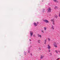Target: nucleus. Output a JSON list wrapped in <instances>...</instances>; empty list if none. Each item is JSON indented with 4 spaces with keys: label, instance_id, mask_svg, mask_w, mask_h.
<instances>
[{
    "label": "nucleus",
    "instance_id": "nucleus-1",
    "mask_svg": "<svg viewBox=\"0 0 60 60\" xmlns=\"http://www.w3.org/2000/svg\"><path fill=\"white\" fill-rule=\"evenodd\" d=\"M53 45L55 48H57V44L56 43V42H54Z\"/></svg>",
    "mask_w": 60,
    "mask_h": 60
},
{
    "label": "nucleus",
    "instance_id": "nucleus-2",
    "mask_svg": "<svg viewBox=\"0 0 60 60\" xmlns=\"http://www.w3.org/2000/svg\"><path fill=\"white\" fill-rule=\"evenodd\" d=\"M30 37H32V36H33V34H34V32H33V31H30Z\"/></svg>",
    "mask_w": 60,
    "mask_h": 60
},
{
    "label": "nucleus",
    "instance_id": "nucleus-3",
    "mask_svg": "<svg viewBox=\"0 0 60 60\" xmlns=\"http://www.w3.org/2000/svg\"><path fill=\"white\" fill-rule=\"evenodd\" d=\"M44 22H45V23H49V21L47 20H44Z\"/></svg>",
    "mask_w": 60,
    "mask_h": 60
},
{
    "label": "nucleus",
    "instance_id": "nucleus-4",
    "mask_svg": "<svg viewBox=\"0 0 60 60\" xmlns=\"http://www.w3.org/2000/svg\"><path fill=\"white\" fill-rule=\"evenodd\" d=\"M48 12H51V8H49L48 9Z\"/></svg>",
    "mask_w": 60,
    "mask_h": 60
},
{
    "label": "nucleus",
    "instance_id": "nucleus-5",
    "mask_svg": "<svg viewBox=\"0 0 60 60\" xmlns=\"http://www.w3.org/2000/svg\"><path fill=\"white\" fill-rule=\"evenodd\" d=\"M38 37H39L40 38H41V35H40L39 34H38Z\"/></svg>",
    "mask_w": 60,
    "mask_h": 60
},
{
    "label": "nucleus",
    "instance_id": "nucleus-6",
    "mask_svg": "<svg viewBox=\"0 0 60 60\" xmlns=\"http://www.w3.org/2000/svg\"><path fill=\"white\" fill-rule=\"evenodd\" d=\"M47 48L48 49H50L51 47L49 46V45H48L47 46Z\"/></svg>",
    "mask_w": 60,
    "mask_h": 60
},
{
    "label": "nucleus",
    "instance_id": "nucleus-7",
    "mask_svg": "<svg viewBox=\"0 0 60 60\" xmlns=\"http://www.w3.org/2000/svg\"><path fill=\"white\" fill-rule=\"evenodd\" d=\"M51 29H52V30H54V26L52 25V26L51 28Z\"/></svg>",
    "mask_w": 60,
    "mask_h": 60
},
{
    "label": "nucleus",
    "instance_id": "nucleus-8",
    "mask_svg": "<svg viewBox=\"0 0 60 60\" xmlns=\"http://www.w3.org/2000/svg\"><path fill=\"white\" fill-rule=\"evenodd\" d=\"M43 57H44V56H43H43L41 55V57H40V58L41 59H42V58H43Z\"/></svg>",
    "mask_w": 60,
    "mask_h": 60
},
{
    "label": "nucleus",
    "instance_id": "nucleus-9",
    "mask_svg": "<svg viewBox=\"0 0 60 60\" xmlns=\"http://www.w3.org/2000/svg\"><path fill=\"white\" fill-rule=\"evenodd\" d=\"M51 21L52 22H55V20H54V19H51Z\"/></svg>",
    "mask_w": 60,
    "mask_h": 60
},
{
    "label": "nucleus",
    "instance_id": "nucleus-10",
    "mask_svg": "<svg viewBox=\"0 0 60 60\" xmlns=\"http://www.w3.org/2000/svg\"><path fill=\"white\" fill-rule=\"evenodd\" d=\"M34 26H37V24H36V23L35 22L34 23Z\"/></svg>",
    "mask_w": 60,
    "mask_h": 60
},
{
    "label": "nucleus",
    "instance_id": "nucleus-11",
    "mask_svg": "<svg viewBox=\"0 0 60 60\" xmlns=\"http://www.w3.org/2000/svg\"><path fill=\"white\" fill-rule=\"evenodd\" d=\"M44 30H45V31H46V29H47V28L46 27H45L44 28Z\"/></svg>",
    "mask_w": 60,
    "mask_h": 60
},
{
    "label": "nucleus",
    "instance_id": "nucleus-12",
    "mask_svg": "<svg viewBox=\"0 0 60 60\" xmlns=\"http://www.w3.org/2000/svg\"><path fill=\"white\" fill-rule=\"evenodd\" d=\"M54 17L56 19L57 18V15H55L54 16Z\"/></svg>",
    "mask_w": 60,
    "mask_h": 60
},
{
    "label": "nucleus",
    "instance_id": "nucleus-13",
    "mask_svg": "<svg viewBox=\"0 0 60 60\" xmlns=\"http://www.w3.org/2000/svg\"><path fill=\"white\" fill-rule=\"evenodd\" d=\"M40 41H41L40 40H38V43H40Z\"/></svg>",
    "mask_w": 60,
    "mask_h": 60
},
{
    "label": "nucleus",
    "instance_id": "nucleus-14",
    "mask_svg": "<svg viewBox=\"0 0 60 60\" xmlns=\"http://www.w3.org/2000/svg\"><path fill=\"white\" fill-rule=\"evenodd\" d=\"M54 8L55 10H56V9H57L58 8H57V7L56 6Z\"/></svg>",
    "mask_w": 60,
    "mask_h": 60
},
{
    "label": "nucleus",
    "instance_id": "nucleus-15",
    "mask_svg": "<svg viewBox=\"0 0 60 60\" xmlns=\"http://www.w3.org/2000/svg\"><path fill=\"white\" fill-rule=\"evenodd\" d=\"M46 41H47V40H45V44H46Z\"/></svg>",
    "mask_w": 60,
    "mask_h": 60
},
{
    "label": "nucleus",
    "instance_id": "nucleus-16",
    "mask_svg": "<svg viewBox=\"0 0 60 60\" xmlns=\"http://www.w3.org/2000/svg\"><path fill=\"white\" fill-rule=\"evenodd\" d=\"M30 51V49H29L28 50V53H29Z\"/></svg>",
    "mask_w": 60,
    "mask_h": 60
},
{
    "label": "nucleus",
    "instance_id": "nucleus-17",
    "mask_svg": "<svg viewBox=\"0 0 60 60\" xmlns=\"http://www.w3.org/2000/svg\"><path fill=\"white\" fill-rule=\"evenodd\" d=\"M52 23L53 25H55V22H52Z\"/></svg>",
    "mask_w": 60,
    "mask_h": 60
},
{
    "label": "nucleus",
    "instance_id": "nucleus-18",
    "mask_svg": "<svg viewBox=\"0 0 60 60\" xmlns=\"http://www.w3.org/2000/svg\"><path fill=\"white\" fill-rule=\"evenodd\" d=\"M53 1L55 2H57L56 0H53Z\"/></svg>",
    "mask_w": 60,
    "mask_h": 60
},
{
    "label": "nucleus",
    "instance_id": "nucleus-19",
    "mask_svg": "<svg viewBox=\"0 0 60 60\" xmlns=\"http://www.w3.org/2000/svg\"><path fill=\"white\" fill-rule=\"evenodd\" d=\"M44 12V9H43V10H42V12L43 13Z\"/></svg>",
    "mask_w": 60,
    "mask_h": 60
},
{
    "label": "nucleus",
    "instance_id": "nucleus-20",
    "mask_svg": "<svg viewBox=\"0 0 60 60\" xmlns=\"http://www.w3.org/2000/svg\"><path fill=\"white\" fill-rule=\"evenodd\" d=\"M48 41H50V39L49 38H48Z\"/></svg>",
    "mask_w": 60,
    "mask_h": 60
},
{
    "label": "nucleus",
    "instance_id": "nucleus-21",
    "mask_svg": "<svg viewBox=\"0 0 60 60\" xmlns=\"http://www.w3.org/2000/svg\"><path fill=\"white\" fill-rule=\"evenodd\" d=\"M55 52H56V53H58V52H57V51L56 50Z\"/></svg>",
    "mask_w": 60,
    "mask_h": 60
},
{
    "label": "nucleus",
    "instance_id": "nucleus-22",
    "mask_svg": "<svg viewBox=\"0 0 60 60\" xmlns=\"http://www.w3.org/2000/svg\"><path fill=\"white\" fill-rule=\"evenodd\" d=\"M24 54L25 55H26V52H24Z\"/></svg>",
    "mask_w": 60,
    "mask_h": 60
},
{
    "label": "nucleus",
    "instance_id": "nucleus-23",
    "mask_svg": "<svg viewBox=\"0 0 60 60\" xmlns=\"http://www.w3.org/2000/svg\"><path fill=\"white\" fill-rule=\"evenodd\" d=\"M41 31L42 32V33H43V30H42Z\"/></svg>",
    "mask_w": 60,
    "mask_h": 60
},
{
    "label": "nucleus",
    "instance_id": "nucleus-24",
    "mask_svg": "<svg viewBox=\"0 0 60 60\" xmlns=\"http://www.w3.org/2000/svg\"><path fill=\"white\" fill-rule=\"evenodd\" d=\"M48 51H49V52H50V50H48Z\"/></svg>",
    "mask_w": 60,
    "mask_h": 60
},
{
    "label": "nucleus",
    "instance_id": "nucleus-25",
    "mask_svg": "<svg viewBox=\"0 0 60 60\" xmlns=\"http://www.w3.org/2000/svg\"><path fill=\"white\" fill-rule=\"evenodd\" d=\"M35 35H34V37H36Z\"/></svg>",
    "mask_w": 60,
    "mask_h": 60
},
{
    "label": "nucleus",
    "instance_id": "nucleus-26",
    "mask_svg": "<svg viewBox=\"0 0 60 60\" xmlns=\"http://www.w3.org/2000/svg\"><path fill=\"white\" fill-rule=\"evenodd\" d=\"M60 59V58H58V59H57V60H58V59Z\"/></svg>",
    "mask_w": 60,
    "mask_h": 60
},
{
    "label": "nucleus",
    "instance_id": "nucleus-27",
    "mask_svg": "<svg viewBox=\"0 0 60 60\" xmlns=\"http://www.w3.org/2000/svg\"><path fill=\"white\" fill-rule=\"evenodd\" d=\"M31 56H32V53H31Z\"/></svg>",
    "mask_w": 60,
    "mask_h": 60
},
{
    "label": "nucleus",
    "instance_id": "nucleus-28",
    "mask_svg": "<svg viewBox=\"0 0 60 60\" xmlns=\"http://www.w3.org/2000/svg\"><path fill=\"white\" fill-rule=\"evenodd\" d=\"M30 41H31V40H30Z\"/></svg>",
    "mask_w": 60,
    "mask_h": 60
},
{
    "label": "nucleus",
    "instance_id": "nucleus-29",
    "mask_svg": "<svg viewBox=\"0 0 60 60\" xmlns=\"http://www.w3.org/2000/svg\"><path fill=\"white\" fill-rule=\"evenodd\" d=\"M39 49H40V48H39Z\"/></svg>",
    "mask_w": 60,
    "mask_h": 60
},
{
    "label": "nucleus",
    "instance_id": "nucleus-30",
    "mask_svg": "<svg viewBox=\"0 0 60 60\" xmlns=\"http://www.w3.org/2000/svg\"><path fill=\"white\" fill-rule=\"evenodd\" d=\"M59 52H60V51H59Z\"/></svg>",
    "mask_w": 60,
    "mask_h": 60
},
{
    "label": "nucleus",
    "instance_id": "nucleus-31",
    "mask_svg": "<svg viewBox=\"0 0 60 60\" xmlns=\"http://www.w3.org/2000/svg\"><path fill=\"white\" fill-rule=\"evenodd\" d=\"M38 23V22H37V23Z\"/></svg>",
    "mask_w": 60,
    "mask_h": 60
}]
</instances>
